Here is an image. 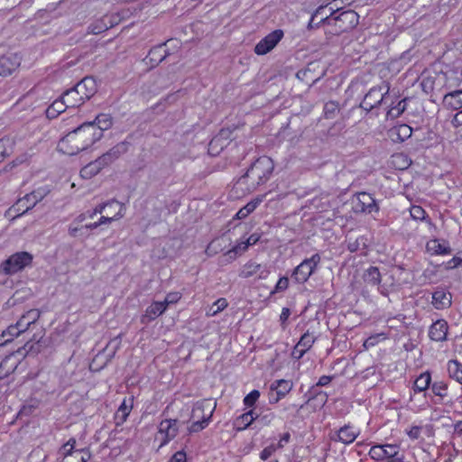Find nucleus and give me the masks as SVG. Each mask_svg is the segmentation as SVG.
Segmentation results:
<instances>
[{
  "instance_id": "f257e3e1",
  "label": "nucleus",
  "mask_w": 462,
  "mask_h": 462,
  "mask_svg": "<svg viewBox=\"0 0 462 462\" xmlns=\"http://www.w3.org/2000/svg\"><path fill=\"white\" fill-rule=\"evenodd\" d=\"M98 140H100L99 131H95L92 126L82 124L62 137L58 143L57 149L60 152L71 156L87 150Z\"/></svg>"
},
{
  "instance_id": "f03ea898",
  "label": "nucleus",
  "mask_w": 462,
  "mask_h": 462,
  "mask_svg": "<svg viewBox=\"0 0 462 462\" xmlns=\"http://www.w3.org/2000/svg\"><path fill=\"white\" fill-rule=\"evenodd\" d=\"M273 168V162L271 158L267 156L258 158L247 171L238 179L235 188L243 194L254 191L260 185L269 180Z\"/></svg>"
},
{
  "instance_id": "7ed1b4c3",
  "label": "nucleus",
  "mask_w": 462,
  "mask_h": 462,
  "mask_svg": "<svg viewBox=\"0 0 462 462\" xmlns=\"http://www.w3.org/2000/svg\"><path fill=\"white\" fill-rule=\"evenodd\" d=\"M359 15L353 10H346L336 14L330 8V14L320 18V23L327 25L328 32L333 35L346 32L358 24Z\"/></svg>"
},
{
  "instance_id": "20e7f679",
  "label": "nucleus",
  "mask_w": 462,
  "mask_h": 462,
  "mask_svg": "<svg viewBox=\"0 0 462 462\" xmlns=\"http://www.w3.org/2000/svg\"><path fill=\"white\" fill-rule=\"evenodd\" d=\"M216 402L208 399L196 402L190 414L191 425L188 428L189 433H195L205 429L216 409Z\"/></svg>"
},
{
  "instance_id": "39448f33",
  "label": "nucleus",
  "mask_w": 462,
  "mask_h": 462,
  "mask_svg": "<svg viewBox=\"0 0 462 462\" xmlns=\"http://www.w3.org/2000/svg\"><path fill=\"white\" fill-rule=\"evenodd\" d=\"M118 157L117 152L110 150L97 160L89 162L80 171V176L84 179H91L97 175L104 167L112 163Z\"/></svg>"
},
{
  "instance_id": "423d86ee",
  "label": "nucleus",
  "mask_w": 462,
  "mask_h": 462,
  "mask_svg": "<svg viewBox=\"0 0 462 462\" xmlns=\"http://www.w3.org/2000/svg\"><path fill=\"white\" fill-rule=\"evenodd\" d=\"M321 261L319 254L303 260L293 271L292 278L299 283L306 282Z\"/></svg>"
},
{
  "instance_id": "0eeeda50",
  "label": "nucleus",
  "mask_w": 462,
  "mask_h": 462,
  "mask_svg": "<svg viewBox=\"0 0 462 462\" xmlns=\"http://www.w3.org/2000/svg\"><path fill=\"white\" fill-rule=\"evenodd\" d=\"M32 255L27 252H19L12 254L1 265L5 274H14L31 264Z\"/></svg>"
},
{
  "instance_id": "6e6552de",
  "label": "nucleus",
  "mask_w": 462,
  "mask_h": 462,
  "mask_svg": "<svg viewBox=\"0 0 462 462\" xmlns=\"http://www.w3.org/2000/svg\"><path fill=\"white\" fill-rule=\"evenodd\" d=\"M389 90L390 87L388 84L372 88L365 96L361 103V107L366 111H371L382 103L386 102Z\"/></svg>"
},
{
  "instance_id": "1a4fd4ad",
  "label": "nucleus",
  "mask_w": 462,
  "mask_h": 462,
  "mask_svg": "<svg viewBox=\"0 0 462 462\" xmlns=\"http://www.w3.org/2000/svg\"><path fill=\"white\" fill-rule=\"evenodd\" d=\"M76 440L69 439L60 448V454L63 456L61 462H87L90 459V452L86 448H75Z\"/></svg>"
},
{
  "instance_id": "9d476101",
  "label": "nucleus",
  "mask_w": 462,
  "mask_h": 462,
  "mask_svg": "<svg viewBox=\"0 0 462 462\" xmlns=\"http://www.w3.org/2000/svg\"><path fill=\"white\" fill-rule=\"evenodd\" d=\"M353 209L356 213L371 214L378 212L379 207L374 199L366 192L357 193L352 200Z\"/></svg>"
},
{
  "instance_id": "9b49d317",
  "label": "nucleus",
  "mask_w": 462,
  "mask_h": 462,
  "mask_svg": "<svg viewBox=\"0 0 462 462\" xmlns=\"http://www.w3.org/2000/svg\"><path fill=\"white\" fill-rule=\"evenodd\" d=\"M39 318L40 311L36 309H32L22 315L15 324L9 326V332H13L17 337L25 332L31 325L34 324Z\"/></svg>"
},
{
  "instance_id": "f8f14e48",
  "label": "nucleus",
  "mask_w": 462,
  "mask_h": 462,
  "mask_svg": "<svg viewBox=\"0 0 462 462\" xmlns=\"http://www.w3.org/2000/svg\"><path fill=\"white\" fill-rule=\"evenodd\" d=\"M282 37L283 32L282 30H275L270 32L255 45L254 52L257 55L268 53L278 44Z\"/></svg>"
},
{
  "instance_id": "ddd939ff",
  "label": "nucleus",
  "mask_w": 462,
  "mask_h": 462,
  "mask_svg": "<svg viewBox=\"0 0 462 462\" xmlns=\"http://www.w3.org/2000/svg\"><path fill=\"white\" fill-rule=\"evenodd\" d=\"M179 431V422L177 420H163L158 427V438L162 439L161 447L173 439Z\"/></svg>"
},
{
  "instance_id": "4468645a",
  "label": "nucleus",
  "mask_w": 462,
  "mask_h": 462,
  "mask_svg": "<svg viewBox=\"0 0 462 462\" xmlns=\"http://www.w3.org/2000/svg\"><path fill=\"white\" fill-rule=\"evenodd\" d=\"M399 453V447L396 445H375L370 448L369 455L373 459L386 461L395 457Z\"/></svg>"
},
{
  "instance_id": "2eb2a0df",
  "label": "nucleus",
  "mask_w": 462,
  "mask_h": 462,
  "mask_svg": "<svg viewBox=\"0 0 462 462\" xmlns=\"http://www.w3.org/2000/svg\"><path fill=\"white\" fill-rule=\"evenodd\" d=\"M21 65V58L16 53H7L0 57V76L6 77Z\"/></svg>"
},
{
  "instance_id": "dca6fc26",
  "label": "nucleus",
  "mask_w": 462,
  "mask_h": 462,
  "mask_svg": "<svg viewBox=\"0 0 462 462\" xmlns=\"http://www.w3.org/2000/svg\"><path fill=\"white\" fill-rule=\"evenodd\" d=\"M269 273L270 272L266 267L254 261H249L243 266L239 276L242 278H250L252 276L257 275L258 279L265 280Z\"/></svg>"
},
{
  "instance_id": "f3484780",
  "label": "nucleus",
  "mask_w": 462,
  "mask_h": 462,
  "mask_svg": "<svg viewBox=\"0 0 462 462\" xmlns=\"http://www.w3.org/2000/svg\"><path fill=\"white\" fill-rule=\"evenodd\" d=\"M44 197V194L41 191H32L26 194L23 198L20 199L15 204L14 208L16 211H22L20 215L24 214L29 209L32 208L38 202H40Z\"/></svg>"
},
{
  "instance_id": "a211bd4d",
  "label": "nucleus",
  "mask_w": 462,
  "mask_h": 462,
  "mask_svg": "<svg viewBox=\"0 0 462 462\" xmlns=\"http://www.w3.org/2000/svg\"><path fill=\"white\" fill-rule=\"evenodd\" d=\"M75 88L86 102L97 92V83L92 77H86L75 86Z\"/></svg>"
},
{
  "instance_id": "6ab92c4d",
  "label": "nucleus",
  "mask_w": 462,
  "mask_h": 462,
  "mask_svg": "<svg viewBox=\"0 0 462 462\" xmlns=\"http://www.w3.org/2000/svg\"><path fill=\"white\" fill-rule=\"evenodd\" d=\"M108 207L111 209L116 210V213L114 214L113 216H108V215L105 214L104 216L100 217V218L97 221V225H99V226L104 224H109L113 221L119 220L120 218H122L125 216V208L124 204L120 203L119 201H116V200L108 201Z\"/></svg>"
},
{
  "instance_id": "aec40b11",
  "label": "nucleus",
  "mask_w": 462,
  "mask_h": 462,
  "mask_svg": "<svg viewBox=\"0 0 462 462\" xmlns=\"http://www.w3.org/2000/svg\"><path fill=\"white\" fill-rule=\"evenodd\" d=\"M427 252L430 254L445 255L451 253L448 242L441 239H430L426 244Z\"/></svg>"
},
{
  "instance_id": "412c9836",
  "label": "nucleus",
  "mask_w": 462,
  "mask_h": 462,
  "mask_svg": "<svg viewBox=\"0 0 462 462\" xmlns=\"http://www.w3.org/2000/svg\"><path fill=\"white\" fill-rule=\"evenodd\" d=\"M448 329V323L444 319H439L430 326L429 336L434 341H444L447 338Z\"/></svg>"
},
{
  "instance_id": "4be33fe9",
  "label": "nucleus",
  "mask_w": 462,
  "mask_h": 462,
  "mask_svg": "<svg viewBox=\"0 0 462 462\" xmlns=\"http://www.w3.org/2000/svg\"><path fill=\"white\" fill-rule=\"evenodd\" d=\"M86 125L92 126L95 131H99L100 138L104 131L109 129L113 125V119L108 114L98 115L93 122L84 123Z\"/></svg>"
},
{
  "instance_id": "5701e85b",
  "label": "nucleus",
  "mask_w": 462,
  "mask_h": 462,
  "mask_svg": "<svg viewBox=\"0 0 462 462\" xmlns=\"http://www.w3.org/2000/svg\"><path fill=\"white\" fill-rule=\"evenodd\" d=\"M451 294L444 289H438L432 294V305L437 310L447 309L451 305Z\"/></svg>"
},
{
  "instance_id": "b1692460",
  "label": "nucleus",
  "mask_w": 462,
  "mask_h": 462,
  "mask_svg": "<svg viewBox=\"0 0 462 462\" xmlns=\"http://www.w3.org/2000/svg\"><path fill=\"white\" fill-rule=\"evenodd\" d=\"M166 310L167 308L162 301H154L146 309L145 313L141 318V320L143 323H147L161 316Z\"/></svg>"
},
{
  "instance_id": "393cba45",
  "label": "nucleus",
  "mask_w": 462,
  "mask_h": 462,
  "mask_svg": "<svg viewBox=\"0 0 462 462\" xmlns=\"http://www.w3.org/2000/svg\"><path fill=\"white\" fill-rule=\"evenodd\" d=\"M359 435V430L350 425L341 427L337 432V440L344 443L350 444L356 440Z\"/></svg>"
},
{
  "instance_id": "a878e982",
  "label": "nucleus",
  "mask_w": 462,
  "mask_h": 462,
  "mask_svg": "<svg viewBox=\"0 0 462 462\" xmlns=\"http://www.w3.org/2000/svg\"><path fill=\"white\" fill-rule=\"evenodd\" d=\"M292 383L288 380L281 379L273 382L270 386L271 391L276 393L273 402H277L283 398L292 389Z\"/></svg>"
},
{
  "instance_id": "bb28decb",
  "label": "nucleus",
  "mask_w": 462,
  "mask_h": 462,
  "mask_svg": "<svg viewBox=\"0 0 462 462\" xmlns=\"http://www.w3.org/2000/svg\"><path fill=\"white\" fill-rule=\"evenodd\" d=\"M233 131L230 128H223L217 135H216L209 143V151L213 152L216 148L221 149L228 143V140L232 138Z\"/></svg>"
},
{
  "instance_id": "cd10ccee",
  "label": "nucleus",
  "mask_w": 462,
  "mask_h": 462,
  "mask_svg": "<svg viewBox=\"0 0 462 462\" xmlns=\"http://www.w3.org/2000/svg\"><path fill=\"white\" fill-rule=\"evenodd\" d=\"M411 127L405 124L393 127L389 131V135L393 142H403L411 137Z\"/></svg>"
},
{
  "instance_id": "c85d7f7f",
  "label": "nucleus",
  "mask_w": 462,
  "mask_h": 462,
  "mask_svg": "<svg viewBox=\"0 0 462 462\" xmlns=\"http://www.w3.org/2000/svg\"><path fill=\"white\" fill-rule=\"evenodd\" d=\"M443 104L448 109L457 110L462 107V90H456L446 94Z\"/></svg>"
},
{
  "instance_id": "c756f323",
  "label": "nucleus",
  "mask_w": 462,
  "mask_h": 462,
  "mask_svg": "<svg viewBox=\"0 0 462 462\" xmlns=\"http://www.w3.org/2000/svg\"><path fill=\"white\" fill-rule=\"evenodd\" d=\"M133 409V400L125 399L115 414L116 426L122 425L127 419Z\"/></svg>"
},
{
  "instance_id": "7c9ffc66",
  "label": "nucleus",
  "mask_w": 462,
  "mask_h": 462,
  "mask_svg": "<svg viewBox=\"0 0 462 462\" xmlns=\"http://www.w3.org/2000/svg\"><path fill=\"white\" fill-rule=\"evenodd\" d=\"M62 98L69 107H79L85 103L75 87L64 92Z\"/></svg>"
},
{
  "instance_id": "2f4dec72",
  "label": "nucleus",
  "mask_w": 462,
  "mask_h": 462,
  "mask_svg": "<svg viewBox=\"0 0 462 462\" xmlns=\"http://www.w3.org/2000/svg\"><path fill=\"white\" fill-rule=\"evenodd\" d=\"M363 279L366 286L375 287L381 283V274L377 267H369L365 271Z\"/></svg>"
},
{
  "instance_id": "473e14b6",
  "label": "nucleus",
  "mask_w": 462,
  "mask_h": 462,
  "mask_svg": "<svg viewBox=\"0 0 462 462\" xmlns=\"http://www.w3.org/2000/svg\"><path fill=\"white\" fill-rule=\"evenodd\" d=\"M391 165L399 171L406 170L411 164V160L403 152H397L391 157Z\"/></svg>"
},
{
  "instance_id": "72a5a7b5",
  "label": "nucleus",
  "mask_w": 462,
  "mask_h": 462,
  "mask_svg": "<svg viewBox=\"0 0 462 462\" xmlns=\"http://www.w3.org/2000/svg\"><path fill=\"white\" fill-rule=\"evenodd\" d=\"M167 56L166 51L163 49V45H158L152 48L146 59L152 64V66H157L160 64Z\"/></svg>"
},
{
  "instance_id": "f704fd0d",
  "label": "nucleus",
  "mask_w": 462,
  "mask_h": 462,
  "mask_svg": "<svg viewBox=\"0 0 462 462\" xmlns=\"http://www.w3.org/2000/svg\"><path fill=\"white\" fill-rule=\"evenodd\" d=\"M264 196L257 197L248 202L245 207L239 209V211L236 213V217L238 219H244L248 215H250L252 212L254 211V209L260 205V203L263 201Z\"/></svg>"
},
{
  "instance_id": "c9c22d12",
  "label": "nucleus",
  "mask_w": 462,
  "mask_h": 462,
  "mask_svg": "<svg viewBox=\"0 0 462 462\" xmlns=\"http://www.w3.org/2000/svg\"><path fill=\"white\" fill-rule=\"evenodd\" d=\"M69 106L64 102V99L55 100L46 110V116L48 118H56L60 113L64 112Z\"/></svg>"
},
{
  "instance_id": "e433bc0d",
  "label": "nucleus",
  "mask_w": 462,
  "mask_h": 462,
  "mask_svg": "<svg viewBox=\"0 0 462 462\" xmlns=\"http://www.w3.org/2000/svg\"><path fill=\"white\" fill-rule=\"evenodd\" d=\"M448 371L451 378L462 384V365L458 361H448Z\"/></svg>"
},
{
  "instance_id": "4c0bfd02",
  "label": "nucleus",
  "mask_w": 462,
  "mask_h": 462,
  "mask_svg": "<svg viewBox=\"0 0 462 462\" xmlns=\"http://www.w3.org/2000/svg\"><path fill=\"white\" fill-rule=\"evenodd\" d=\"M431 376L429 372H424L418 376L414 382V391L423 392L427 390L430 384Z\"/></svg>"
},
{
  "instance_id": "58836bf2",
  "label": "nucleus",
  "mask_w": 462,
  "mask_h": 462,
  "mask_svg": "<svg viewBox=\"0 0 462 462\" xmlns=\"http://www.w3.org/2000/svg\"><path fill=\"white\" fill-rule=\"evenodd\" d=\"M228 306V302L226 298L217 299L211 306L208 307L206 315L208 317H215L219 312L223 311Z\"/></svg>"
},
{
  "instance_id": "ea45409f",
  "label": "nucleus",
  "mask_w": 462,
  "mask_h": 462,
  "mask_svg": "<svg viewBox=\"0 0 462 462\" xmlns=\"http://www.w3.org/2000/svg\"><path fill=\"white\" fill-rule=\"evenodd\" d=\"M247 248L248 245L245 243V241H242L236 245L232 249L228 250L225 254V257L226 258L227 262H231L236 259L237 254H241L242 253L245 252Z\"/></svg>"
},
{
  "instance_id": "a19ab883",
  "label": "nucleus",
  "mask_w": 462,
  "mask_h": 462,
  "mask_svg": "<svg viewBox=\"0 0 462 462\" xmlns=\"http://www.w3.org/2000/svg\"><path fill=\"white\" fill-rule=\"evenodd\" d=\"M254 411H249L248 412H245L239 416L236 421L238 429L244 430L250 426L253 423V421L256 419V417H254Z\"/></svg>"
},
{
  "instance_id": "79ce46f5",
  "label": "nucleus",
  "mask_w": 462,
  "mask_h": 462,
  "mask_svg": "<svg viewBox=\"0 0 462 462\" xmlns=\"http://www.w3.org/2000/svg\"><path fill=\"white\" fill-rule=\"evenodd\" d=\"M406 109L405 99L398 101L395 106L389 108L386 114V117L390 119H395L399 117Z\"/></svg>"
},
{
  "instance_id": "37998d69",
  "label": "nucleus",
  "mask_w": 462,
  "mask_h": 462,
  "mask_svg": "<svg viewBox=\"0 0 462 462\" xmlns=\"http://www.w3.org/2000/svg\"><path fill=\"white\" fill-rule=\"evenodd\" d=\"M14 142L10 138L0 139V162L13 152Z\"/></svg>"
},
{
  "instance_id": "c03bdc74",
  "label": "nucleus",
  "mask_w": 462,
  "mask_h": 462,
  "mask_svg": "<svg viewBox=\"0 0 462 462\" xmlns=\"http://www.w3.org/2000/svg\"><path fill=\"white\" fill-rule=\"evenodd\" d=\"M339 112V106L334 101L327 102L324 106V116L327 119H334Z\"/></svg>"
},
{
  "instance_id": "a18cd8bd",
  "label": "nucleus",
  "mask_w": 462,
  "mask_h": 462,
  "mask_svg": "<svg viewBox=\"0 0 462 462\" xmlns=\"http://www.w3.org/2000/svg\"><path fill=\"white\" fill-rule=\"evenodd\" d=\"M316 340V337L313 334L310 333L309 331L304 333L299 342L297 343L300 346H301L303 349L308 351L311 348L314 342Z\"/></svg>"
},
{
  "instance_id": "49530a36",
  "label": "nucleus",
  "mask_w": 462,
  "mask_h": 462,
  "mask_svg": "<svg viewBox=\"0 0 462 462\" xmlns=\"http://www.w3.org/2000/svg\"><path fill=\"white\" fill-rule=\"evenodd\" d=\"M433 393L441 398L446 397L448 394V385L443 381H438L433 383L431 386Z\"/></svg>"
},
{
  "instance_id": "de8ad7c7",
  "label": "nucleus",
  "mask_w": 462,
  "mask_h": 462,
  "mask_svg": "<svg viewBox=\"0 0 462 462\" xmlns=\"http://www.w3.org/2000/svg\"><path fill=\"white\" fill-rule=\"evenodd\" d=\"M84 225L75 224V222H71L68 227V233L71 237H79L83 236Z\"/></svg>"
},
{
  "instance_id": "09e8293b",
  "label": "nucleus",
  "mask_w": 462,
  "mask_h": 462,
  "mask_svg": "<svg viewBox=\"0 0 462 462\" xmlns=\"http://www.w3.org/2000/svg\"><path fill=\"white\" fill-rule=\"evenodd\" d=\"M260 397V392L258 390H253L244 399V403L247 407H252L257 402Z\"/></svg>"
},
{
  "instance_id": "8fccbe9b",
  "label": "nucleus",
  "mask_w": 462,
  "mask_h": 462,
  "mask_svg": "<svg viewBox=\"0 0 462 462\" xmlns=\"http://www.w3.org/2000/svg\"><path fill=\"white\" fill-rule=\"evenodd\" d=\"M181 299V294L178 291L170 292L166 295L162 303L168 308L169 305L177 303Z\"/></svg>"
},
{
  "instance_id": "3c124183",
  "label": "nucleus",
  "mask_w": 462,
  "mask_h": 462,
  "mask_svg": "<svg viewBox=\"0 0 462 462\" xmlns=\"http://www.w3.org/2000/svg\"><path fill=\"white\" fill-rule=\"evenodd\" d=\"M411 216L413 219L423 220L425 218L426 212L420 206H412L410 209Z\"/></svg>"
},
{
  "instance_id": "603ef678",
  "label": "nucleus",
  "mask_w": 462,
  "mask_h": 462,
  "mask_svg": "<svg viewBox=\"0 0 462 462\" xmlns=\"http://www.w3.org/2000/svg\"><path fill=\"white\" fill-rule=\"evenodd\" d=\"M221 250V244H220V240L219 239H217V240H213L208 246H207V249H206V254L209 256H212L216 254H217L219 251Z\"/></svg>"
},
{
  "instance_id": "864d4df0",
  "label": "nucleus",
  "mask_w": 462,
  "mask_h": 462,
  "mask_svg": "<svg viewBox=\"0 0 462 462\" xmlns=\"http://www.w3.org/2000/svg\"><path fill=\"white\" fill-rule=\"evenodd\" d=\"M107 209H111L108 207V202L100 204V205L97 206L92 211H88V217H89V219H92L97 214H102V213L106 214V211H107Z\"/></svg>"
},
{
  "instance_id": "5fc2aeb1",
  "label": "nucleus",
  "mask_w": 462,
  "mask_h": 462,
  "mask_svg": "<svg viewBox=\"0 0 462 462\" xmlns=\"http://www.w3.org/2000/svg\"><path fill=\"white\" fill-rule=\"evenodd\" d=\"M14 337V334L13 332H9V327L0 334V346H5L8 342H11Z\"/></svg>"
},
{
  "instance_id": "6e6d98bb",
  "label": "nucleus",
  "mask_w": 462,
  "mask_h": 462,
  "mask_svg": "<svg viewBox=\"0 0 462 462\" xmlns=\"http://www.w3.org/2000/svg\"><path fill=\"white\" fill-rule=\"evenodd\" d=\"M289 286V279L287 277H282L275 285L274 290L271 292L272 294L283 291Z\"/></svg>"
},
{
  "instance_id": "4d7b16f0",
  "label": "nucleus",
  "mask_w": 462,
  "mask_h": 462,
  "mask_svg": "<svg viewBox=\"0 0 462 462\" xmlns=\"http://www.w3.org/2000/svg\"><path fill=\"white\" fill-rule=\"evenodd\" d=\"M385 337L383 334H377L375 336L369 337L364 343V346L365 348H369L371 346H375L380 339H384Z\"/></svg>"
},
{
  "instance_id": "13d9d810",
  "label": "nucleus",
  "mask_w": 462,
  "mask_h": 462,
  "mask_svg": "<svg viewBox=\"0 0 462 462\" xmlns=\"http://www.w3.org/2000/svg\"><path fill=\"white\" fill-rule=\"evenodd\" d=\"M276 449L275 444H271L262 450L260 453V458L263 460L268 459L276 451Z\"/></svg>"
},
{
  "instance_id": "bf43d9fd",
  "label": "nucleus",
  "mask_w": 462,
  "mask_h": 462,
  "mask_svg": "<svg viewBox=\"0 0 462 462\" xmlns=\"http://www.w3.org/2000/svg\"><path fill=\"white\" fill-rule=\"evenodd\" d=\"M326 6L324 5H320L319 7H318L316 9V11L314 12V14H312L311 18H310V21L308 24V28L309 29H314V28H317L319 26V24H315L314 23V20L316 17H318L319 14H323V11L325 10Z\"/></svg>"
},
{
  "instance_id": "052dcab7",
  "label": "nucleus",
  "mask_w": 462,
  "mask_h": 462,
  "mask_svg": "<svg viewBox=\"0 0 462 462\" xmlns=\"http://www.w3.org/2000/svg\"><path fill=\"white\" fill-rule=\"evenodd\" d=\"M290 315H291V310H290V309H288V308H283V309L282 310V313H281V315H280V322H281V326H282V328L283 329H284V328H286V327H287L286 322H287V320H288V319H289Z\"/></svg>"
},
{
  "instance_id": "680f3d73",
  "label": "nucleus",
  "mask_w": 462,
  "mask_h": 462,
  "mask_svg": "<svg viewBox=\"0 0 462 462\" xmlns=\"http://www.w3.org/2000/svg\"><path fill=\"white\" fill-rule=\"evenodd\" d=\"M186 453L182 450L177 451L170 459L169 462H186Z\"/></svg>"
},
{
  "instance_id": "e2e57ef3",
  "label": "nucleus",
  "mask_w": 462,
  "mask_h": 462,
  "mask_svg": "<svg viewBox=\"0 0 462 462\" xmlns=\"http://www.w3.org/2000/svg\"><path fill=\"white\" fill-rule=\"evenodd\" d=\"M306 352L305 349L297 344L291 352V356L295 359H300Z\"/></svg>"
},
{
  "instance_id": "0e129e2a",
  "label": "nucleus",
  "mask_w": 462,
  "mask_h": 462,
  "mask_svg": "<svg viewBox=\"0 0 462 462\" xmlns=\"http://www.w3.org/2000/svg\"><path fill=\"white\" fill-rule=\"evenodd\" d=\"M291 439V435L289 432H286L284 434H282V436L281 437L279 442L276 446V448H282L287 443H289Z\"/></svg>"
},
{
  "instance_id": "69168bd1",
  "label": "nucleus",
  "mask_w": 462,
  "mask_h": 462,
  "mask_svg": "<svg viewBox=\"0 0 462 462\" xmlns=\"http://www.w3.org/2000/svg\"><path fill=\"white\" fill-rule=\"evenodd\" d=\"M107 29H108V25L106 23H103V21H102L101 24L93 25L91 28V32L95 34H97V33H100L101 32H104Z\"/></svg>"
},
{
  "instance_id": "338daca9",
  "label": "nucleus",
  "mask_w": 462,
  "mask_h": 462,
  "mask_svg": "<svg viewBox=\"0 0 462 462\" xmlns=\"http://www.w3.org/2000/svg\"><path fill=\"white\" fill-rule=\"evenodd\" d=\"M408 435L412 439H417L420 435V428L414 426L409 431Z\"/></svg>"
},
{
  "instance_id": "774afa93",
  "label": "nucleus",
  "mask_w": 462,
  "mask_h": 462,
  "mask_svg": "<svg viewBox=\"0 0 462 462\" xmlns=\"http://www.w3.org/2000/svg\"><path fill=\"white\" fill-rule=\"evenodd\" d=\"M452 124L455 127L462 125V110L457 112L452 120Z\"/></svg>"
}]
</instances>
